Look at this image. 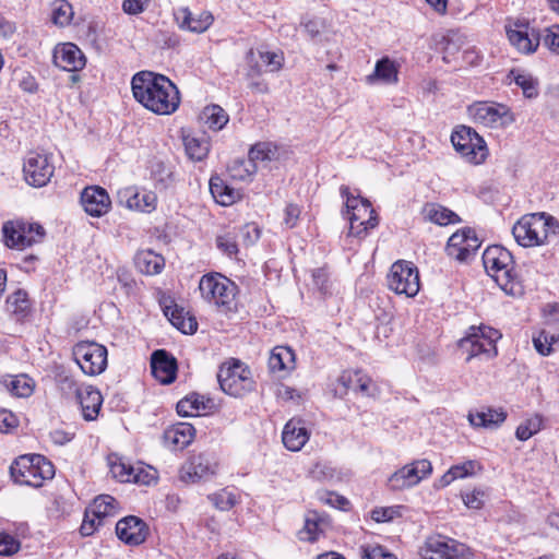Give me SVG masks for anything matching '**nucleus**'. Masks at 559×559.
I'll use <instances>...</instances> for the list:
<instances>
[{"mask_svg": "<svg viewBox=\"0 0 559 559\" xmlns=\"http://www.w3.org/2000/svg\"><path fill=\"white\" fill-rule=\"evenodd\" d=\"M134 99L156 115H171L180 105L177 85L166 75L153 71H140L132 76Z\"/></svg>", "mask_w": 559, "mask_h": 559, "instance_id": "1", "label": "nucleus"}, {"mask_svg": "<svg viewBox=\"0 0 559 559\" xmlns=\"http://www.w3.org/2000/svg\"><path fill=\"white\" fill-rule=\"evenodd\" d=\"M483 263L487 274L506 294H523V285L514 272V260L509 250L498 245L490 246L483 253Z\"/></svg>", "mask_w": 559, "mask_h": 559, "instance_id": "2", "label": "nucleus"}, {"mask_svg": "<svg viewBox=\"0 0 559 559\" xmlns=\"http://www.w3.org/2000/svg\"><path fill=\"white\" fill-rule=\"evenodd\" d=\"M340 193L345 199L343 215L349 222V236L364 238L379 224V218L369 200L355 195L347 186H341Z\"/></svg>", "mask_w": 559, "mask_h": 559, "instance_id": "3", "label": "nucleus"}, {"mask_svg": "<svg viewBox=\"0 0 559 559\" xmlns=\"http://www.w3.org/2000/svg\"><path fill=\"white\" fill-rule=\"evenodd\" d=\"M10 474L14 483L38 488L55 476V467L41 454H25L11 464Z\"/></svg>", "mask_w": 559, "mask_h": 559, "instance_id": "4", "label": "nucleus"}, {"mask_svg": "<svg viewBox=\"0 0 559 559\" xmlns=\"http://www.w3.org/2000/svg\"><path fill=\"white\" fill-rule=\"evenodd\" d=\"M217 380L222 391L234 397H242L255 388L250 368L239 359L233 358L222 364Z\"/></svg>", "mask_w": 559, "mask_h": 559, "instance_id": "5", "label": "nucleus"}, {"mask_svg": "<svg viewBox=\"0 0 559 559\" xmlns=\"http://www.w3.org/2000/svg\"><path fill=\"white\" fill-rule=\"evenodd\" d=\"M554 225L555 219L545 213L526 214L514 224L512 234L520 246L535 247L546 241Z\"/></svg>", "mask_w": 559, "mask_h": 559, "instance_id": "6", "label": "nucleus"}, {"mask_svg": "<svg viewBox=\"0 0 559 559\" xmlns=\"http://www.w3.org/2000/svg\"><path fill=\"white\" fill-rule=\"evenodd\" d=\"M201 296L222 311H229L235 305L236 285L222 274L203 275L199 283Z\"/></svg>", "mask_w": 559, "mask_h": 559, "instance_id": "7", "label": "nucleus"}, {"mask_svg": "<svg viewBox=\"0 0 559 559\" xmlns=\"http://www.w3.org/2000/svg\"><path fill=\"white\" fill-rule=\"evenodd\" d=\"M3 242L10 249L24 250L43 241L46 231L38 223L8 221L2 226Z\"/></svg>", "mask_w": 559, "mask_h": 559, "instance_id": "8", "label": "nucleus"}, {"mask_svg": "<svg viewBox=\"0 0 559 559\" xmlns=\"http://www.w3.org/2000/svg\"><path fill=\"white\" fill-rule=\"evenodd\" d=\"M72 356L82 372L86 376H98L107 368V348L96 342H78L72 348Z\"/></svg>", "mask_w": 559, "mask_h": 559, "instance_id": "9", "label": "nucleus"}, {"mask_svg": "<svg viewBox=\"0 0 559 559\" xmlns=\"http://www.w3.org/2000/svg\"><path fill=\"white\" fill-rule=\"evenodd\" d=\"M451 142L455 151L474 165L484 163L488 156L485 140L471 127H456L452 132Z\"/></svg>", "mask_w": 559, "mask_h": 559, "instance_id": "10", "label": "nucleus"}, {"mask_svg": "<svg viewBox=\"0 0 559 559\" xmlns=\"http://www.w3.org/2000/svg\"><path fill=\"white\" fill-rule=\"evenodd\" d=\"M469 118L487 128H504L514 122V116L507 105L475 102L467 107Z\"/></svg>", "mask_w": 559, "mask_h": 559, "instance_id": "11", "label": "nucleus"}, {"mask_svg": "<svg viewBox=\"0 0 559 559\" xmlns=\"http://www.w3.org/2000/svg\"><path fill=\"white\" fill-rule=\"evenodd\" d=\"M388 286L397 295L416 296L420 287L418 269L408 261L394 262L388 274Z\"/></svg>", "mask_w": 559, "mask_h": 559, "instance_id": "12", "label": "nucleus"}, {"mask_svg": "<svg viewBox=\"0 0 559 559\" xmlns=\"http://www.w3.org/2000/svg\"><path fill=\"white\" fill-rule=\"evenodd\" d=\"M55 173L51 156L39 152H29L24 158L23 174L25 181L33 187L46 186Z\"/></svg>", "mask_w": 559, "mask_h": 559, "instance_id": "13", "label": "nucleus"}, {"mask_svg": "<svg viewBox=\"0 0 559 559\" xmlns=\"http://www.w3.org/2000/svg\"><path fill=\"white\" fill-rule=\"evenodd\" d=\"M432 473V464L426 459L415 460L394 472L388 480L392 490H403L418 485Z\"/></svg>", "mask_w": 559, "mask_h": 559, "instance_id": "14", "label": "nucleus"}, {"mask_svg": "<svg viewBox=\"0 0 559 559\" xmlns=\"http://www.w3.org/2000/svg\"><path fill=\"white\" fill-rule=\"evenodd\" d=\"M508 39L522 55L534 53L542 40V29L531 26L527 22L516 21L506 27Z\"/></svg>", "mask_w": 559, "mask_h": 559, "instance_id": "15", "label": "nucleus"}, {"mask_svg": "<svg viewBox=\"0 0 559 559\" xmlns=\"http://www.w3.org/2000/svg\"><path fill=\"white\" fill-rule=\"evenodd\" d=\"M465 546L441 536L429 537L420 547L424 559H464Z\"/></svg>", "mask_w": 559, "mask_h": 559, "instance_id": "16", "label": "nucleus"}, {"mask_svg": "<svg viewBox=\"0 0 559 559\" xmlns=\"http://www.w3.org/2000/svg\"><path fill=\"white\" fill-rule=\"evenodd\" d=\"M218 460L213 452H202L190 457L181 469V479L194 483L216 474Z\"/></svg>", "mask_w": 559, "mask_h": 559, "instance_id": "17", "label": "nucleus"}, {"mask_svg": "<svg viewBox=\"0 0 559 559\" xmlns=\"http://www.w3.org/2000/svg\"><path fill=\"white\" fill-rule=\"evenodd\" d=\"M480 247V241L472 228H464L454 233L448 240L445 251L449 257L459 261H466Z\"/></svg>", "mask_w": 559, "mask_h": 559, "instance_id": "18", "label": "nucleus"}, {"mask_svg": "<svg viewBox=\"0 0 559 559\" xmlns=\"http://www.w3.org/2000/svg\"><path fill=\"white\" fill-rule=\"evenodd\" d=\"M116 534L124 544L138 546L145 542L148 527L140 518L129 515L117 522Z\"/></svg>", "mask_w": 559, "mask_h": 559, "instance_id": "19", "label": "nucleus"}, {"mask_svg": "<svg viewBox=\"0 0 559 559\" xmlns=\"http://www.w3.org/2000/svg\"><path fill=\"white\" fill-rule=\"evenodd\" d=\"M81 204L88 215L100 217L109 211L111 201L104 188L92 186L82 191Z\"/></svg>", "mask_w": 559, "mask_h": 559, "instance_id": "20", "label": "nucleus"}, {"mask_svg": "<svg viewBox=\"0 0 559 559\" xmlns=\"http://www.w3.org/2000/svg\"><path fill=\"white\" fill-rule=\"evenodd\" d=\"M152 374L162 384H170L175 381L177 374V360L165 349H157L151 357Z\"/></svg>", "mask_w": 559, "mask_h": 559, "instance_id": "21", "label": "nucleus"}, {"mask_svg": "<svg viewBox=\"0 0 559 559\" xmlns=\"http://www.w3.org/2000/svg\"><path fill=\"white\" fill-rule=\"evenodd\" d=\"M53 59L57 67L69 72L82 70L86 62L81 49L72 43H66L58 47L55 50Z\"/></svg>", "mask_w": 559, "mask_h": 559, "instance_id": "22", "label": "nucleus"}, {"mask_svg": "<svg viewBox=\"0 0 559 559\" xmlns=\"http://www.w3.org/2000/svg\"><path fill=\"white\" fill-rule=\"evenodd\" d=\"M310 432L301 419L292 418L286 423L282 432L284 447L293 452L300 451L309 440Z\"/></svg>", "mask_w": 559, "mask_h": 559, "instance_id": "23", "label": "nucleus"}, {"mask_svg": "<svg viewBox=\"0 0 559 559\" xmlns=\"http://www.w3.org/2000/svg\"><path fill=\"white\" fill-rule=\"evenodd\" d=\"M75 393L81 405L83 418L87 421L95 420L103 405L100 391L93 385H85L78 388Z\"/></svg>", "mask_w": 559, "mask_h": 559, "instance_id": "24", "label": "nucleus"}, {"mask_svg": "<svg viewBox=\"0 0 559 559\" xmlns=\"http://www.w3.org/2000/svg\"><path fill=\"white\" fill-rule=\"evenodd\" d=\"M175 19L181 29L193 33L205 32L214 20L212 13L209 11H201L194 14L189 8H179L175 13Z\"/></svg>", "mask_w": 559, "mask_h": 559, "instance_id": "25", "label": "nucleus"}, {"mask_svg": "<svg viewBox=\"0 0 559 559\" xmlns=\"http://www.w3.org/2000/svg\"><path fill=\"white\" fill-rule=\"evenodd\" d=\"M371 379L360 370H346L337 378L335 393L340 396L347 394L349 390L369 395Z\"/></svg>", "mask_w": 559, "mask_h": 559, "instance_id": "26", "label": "nucleus"}, {"mask_svg": "<svg viewBox=\"0 0 559 559\" xmlns=\"http://www.w3.org/2000/svg\"><path fill=\"white\" fill-rule=\"evenodd\" d=\"M400 66L389 57H382L376 62L372 73L366 76V82L370 85L382 83L386 85L399 82Z\"/></svg>", "mask_w": 559, "mask_h": 559, "instance_id": "27", "label": "nucleus"}, {"mask_svg": "<svg viewBox=\"0 0 559 559\" xmlns=\"http://www.w3.org/2000/svg\"><path fill=\"white\" fill-rule=\"evenodd\" d=\"M5 308L10 317L20 323L25 322L32 314L31 300L23 289H17L7 297Z\"/></svg>", "mask_w": 559, "mask_h": 559, "instance_id": "28", "label": "nucleus"}, {"mask_svg": "<svg viewBox=\"0 0 559 559\" xmlns=\"http://www.w3.org/2000/svg\"><path fill=\"white\" fill-rule=\"evenodd\" d=\"M123 197L126 198V206L130 210L151 213L156 209L157 197L152 191L128 188Z\"/></svg>", "mask_w": 559, "mask_h": 559, "instance_id": "29", "label": "nucleus"}, {"mask_svg": "<svg viewBox=\"0 0 559 559\" xmlns=\"http://www.w3.org/2000/svg\"><path fill=\"white\" fill-rule=\"evenodd\" d=\"M213 401L211 399L191 393L177 403L176 409L182 417H193L211 409Z\"/></svg>", "mask_w": 559, "mask_h": 559, "instance_id": "30", "label": "nucleus"}, {"mask_svg": "<svg viewBox=\"0 0 559 559\" xmlns=\"http://www.w3.org/2000/svg\"><path fill=\"white\" fill-rule=\"evenodd\" d=\"M134 264L139 272L146 275L159 274L165 266L163 255L151 249L140 250L134 257Z\"/></svg>", "mask_w": 559, "mask_h": 559, "instance_id": "31", "label": "nucleus"}, {"mask_svg": "<svg viewBox=\"0 0 559 559\" xmlns=\"http://www.w3.org/2000/svg\"><path fill=\"white\" fill-rule=\"evenodd\" d=\"M195 429L189 423L174 424L165 431V439L174 445L175 449H185L194 438Z\"/></svg>", "mask_w": 559, "mask_h": 559, "instance_id": "32", "label": "nucleus"}, {"mask_svg": "<svg viewBox=\"0 0 559 559\" xmlns=\"http://www.w3.org/2000/svg\"><path fill=\"white\" fill-rule=\"evenodd\" d=\"M421 214L426 221L445 226L459 223L461 219L456 213L438 203H427L423 207Z\"/></svg>", "mask_w": 559, "mask_h": 559, "instance_id": "33", "label": "nucleus"}, {"mask_svg": "<svg viewBox=\"0 0 559 559\" xmlns=\"http://www.w3.org/2000/svg\"><path fill=\"white\" fill-rule=\"evenodd\" d=\"M210 191L215 201L224 206L234 204L240 198V192L238 190L228 186L217 176L211 178Z\"/></svg>", "mask_w": 559, "mask_h": 559, "instance_id": "34", "label": "nucleus"}, {"mask_svg": "<svg viewBox=\"0 0 559 559\" xmlns=\"http://www.w3.org/2000/svg\"><path fill=\"white\" fill-rule=\"evenodd\" d=\"M269 367L275 371H290L295 368V353L288 346H276L269 357Z\"/></svg>", "mask_w": 559, "mask_h": 559, "instance_id": "35", "label": "nucleus"}, {"mask_svg": "<svg viewBox=\"0 0 559 559\" xmlns=\"http://www.w3.org/2000/svg\"><path fill=\"white\" fill-rule=\"evenodd\" d=\"M164 313L171 324L185 334H193L198 329V322L192 317H186L182 308L174 306H165Z\"/></svg>", "mask_w": 559, "mask_h": 559, "instance_id": "36", "label": "nucleus"}, {"mask_svg": "<svg viewBox=\"0 0 559 559\" xmlns=\"http://www.w3.org/2000/svg\"><path fill=\"white\" fill-rule=\"evenodd\" d=\"M92 515L98 518V524H105L108 516H114L118 511V501L109 495H100L94 499L87 509Z\"/></svg>", "mask_w": 559, "mask_h": 559, "instance_id": "37", "label": "nucleus"}, {"mask_svg": "<svg viewBox=\"0 0 559 559\" xmlns=\"http://www.w3.org/2000/svg\"><path fill=\"white\" fill-rule=\"evenodd\" d=\"M461 346L468 352V356L466 358L467 361H469L473 357L480 355H485L487 358H492L497 355L496 346L485 345L483 340H479L476 334H472L471 332H468L467 335L461 340Z\"/></svg>", "mask_w": 559, "mask_h": 559, "instance_id": "38", "label": "nucleus"}, {"mask_svg": "<svg viewBox=\"0 0 559 559\" xmlns=\"http://www.w3.org/2000/svg\"><path fill=\"white\" fill-rule=\"evenodd\" d=\"M507 418V414L502 409H487L486 412H477L468 415V420L474 427L496 428Z\"/></svg>", "mask_w": 559, "mask_h": 559, "instance_id": "39", "label": "nucleus"}, {"mask_svg": "<svg viewBox=\"0 0 559 559\" xmlns=\"http://www.w3.org/2000/svg\"><path fill=\"white\" fill-rule=\"evenodd\" d=\"M510 76H513L514 83L522 90L526 98H536L539 94V82L528 72L512 70Z\"/></svg>", "mask_w": 559, "mask_h": 559, "instance_id": "40", "label": "nucleus"}, {"mask_svg": "<svg viewBox=\"0 0 559 559\" xmlns=\"http://www.w3.org/2000/svg\"><path fill=\"white\" fill-rule=\"evenodd\" d=\"M201 119L212 130H222L229 120L227 112L218 105L206 106L201 114Z\"/></svg>", "mask_w": 559, "mask_h": 559, "instance_id": "41", "label": "nucleus"}, {"mask_svg": "<svg viewBox=\"0 0 559 559\" xmlns=\"http://www.w3.org/2000/svg\"><path fill=\"white\" fill-rule=\"evenodd\" d=\"M248 157L258 166L259 163L277 159L278 148L271 142H259L250 148Z\"/></svg>", "mask_w": 559, "mask_h": 559, "instance_id": "42", "label": "nucleus"}, {"mask_svg": "<svg viewBox=\"0 0 559 559\" xmlns=\"http://www.w3.org/2000/svg\"><path fill=\"white\" fill-rule=\"evenodd\" d=\"M3 382L8 390L17 397H27L33 392L32 379L25 374L8 377Z\"/></svg>", "mask_w": 559, "mask_h": 559, "instance_id": "43", "label": "nucleus"}, {"mask_svg": "<svg viewBox=\"0 0 559 559\" xmlns=\"http://www.w3.org/2000/svg\"><path fill=\"white\" fill-rule=\"evenodd\" d=\"M185 148L190 159L200 162L207 156L210 143L204 138L187 136L185 138Z\"/></svg>", "mask_w": 559, "mask_h": 559, "instance_id": "44", "label": "nucleus"}, {"mask_svg": "<svg viewBox=\"0 0 559 559\" xmlns=\"http://www.w3.org/2000/svg\"><path fill=\"white\" fill-rule=\"evenodd\" d=\"M543 427V417L538 414L525 419L522 421L516 430L515 437L521 441H526L532 438L534 435L539 432Z\"/></svg>", "mask_w": 559, "mask_h": 559, "instance_id": "45", "label": "nucleus"}, {"mask_svg": "<svg viewBox=\"0 0 559 559\" xmlns=\"http://www.w3.org/2000/svg\"><path fill=\"white\" fill-rule=\"evenodd\" d=\"M217 249L228 258L236 257L238 253L237 233L236 230H228L218 235L215 239Z\"/></svg>", "mask_w": 559, "mask_h": 559, "instance_id": "46", "label": "nucleus"}, {"mask_svg": "<svg viewBox=\"0 0 559 559\" xmlns=\"http://www.w3.org/2000/svg\"><path fill=\"white\" fill-rule=\"evenodd\" d=\"M228 170L233 178L245 181L252 178L258 170V166L248 157L247 160H235Z\"/></svg>", "mask_w": 559, "mask_h": 559, "instance_id": "47", "label": "nucleus"}, {"mask_svg": "<svg viewBox=\"0 0 559 559\" xmlns=\"http://www.w3.org/2000/svg\"><path fill=\"white\" fill-rule=\"evenodd\" d=\"M73 17L72 5L66 0L55 2L51 20L56 25L66 26Z\"/></svg>", "mask_w": 559, "mask_h": 559, "instance_id": "48", "label": "nucleus"}, {"mask_svg": "<svg viewBox=\"0 0 559 559\" xmlns=\"http://www.w3.org/2000/svg\"><path fill=\"white\" fill-rule=\"evenodd\" d=\"M443 61L450 63L457 60L456 55L461 50L462 37L457 33H450L443 37Z\"/></svg>", "mask_w": 559, "mask_h": 559, "instance_id": "49", "label": "nucleus"}, {"mask_svg": "<svg viewBox=\"0 0 559 559\" xmlns=\"http://www.w3.org/2000/svg\"><path fill=\"white\" fill-rule=\"evenodd\" d=\"M134 471L135 465H132L121 459L110 462V473L121 483H131Z\"/></svg>", "mask_w": 559, "mask_h": 559, "instance_id": "50", "label": "nucleus"}, {"mask_svg": "<svg viewBox=\"0 0 559 559\" xmlns=\"http://www.w3.org/2000/svg\"><path fill=\"white\" fill-rule=\"evenodd\" d=\"M210 501L221 511H228L237 503V497L233 491L223 489L209 496Z\"/></svg>", "mask_w": 559, "mask_h": 559, "instance_id": "51", "label": "nucleus"}, {"mask_svg": "<svg viewBox=\"0 0 559 559\" xmlns=\"http://www.w3.org/2000/svg\"><path fill=\"white\" fill-rule=\"evenodd\" d=\"M450 468L455 479L474 476L477 472L483 469L480 463L476 460H467L463 463L452 465Z\"/></svg>", "mask_w": 559, "mask_h": 559, "instance_id": "52", "label": "nucleus"}, {"mask_svg": "<svg viewBox=\"0 0 559 559\" xmlns=\"http://www.w3.org/2000/svg\"><path fill=\"white\" fill-rule=\"evenodd\" d=\"M468 332L476 334L488 346H496V342L501 338V333L498 330L484 324L471 326Z\"/></svg>", "mask_w": 559, "mask_h": 559, "instance_id": "53", "label": "nucleus"}, {"mask_svg": "<svg viewBox=\"0 0 559 559\" xmlns=\"http://www.w3.org/2000/svg\"><path fill=\"white\" fill-rule=\"evenodd\" d=\"M540 43L551 52L559 55V25L544 28Z\"/></svg>", "mask_w": 559, "mask_h": 559, "instance_id": "54", "label": "nucleus"}, {"mask_svg": "<svg viewBox=\"0 0 559 559\" xmlns=\"http://www.w3.org/2000/svg\"><path fill=\"white\" fill-rule=\"evenodd\" d=\"M260 59L269 67L270 72H277L283 68L284 55L281 51H260Z\"/></svg>", "mask_w": 559, "mask_h": 559, "instance_id": "55", "label": "nucleus"}, {"mask_svg": "<svg viewBox=\"0 0 559 559\" xmlns=\"http://www.w3.org/2000/svg\"><path fill=\"white\" fill-rule=\"evenodd\" d=\"M486 491L479 488H475L471 492L462 493L464 504L468 509L480 510L484 507V498Z\"/></svg>", "mask_w": 559, "mask_h": 559, "instance_id": "56", "label": "nucleus"}, {"mask_svg": "<svg viewBox=\"0 0 559 559\" xmlns=\"http://www.w3.org/2000/svg\"><path fill=\"white\" fill-rule=\"evenodd\" d=\"M312 281L314 286L322 293L328 294L330 292L331 282L330 275L325 267H318L312 271Z\"/></svg>", "mask_w": 559, "mask_h": 559, "instance_id": "57", "label": "nucleus"}, {"mask_svg": "<svg viewBox=\"0 0 559 559\" xmlns=\"http://www.w3.org/2000/svg\"><path fill=\"white\" fill-rule=\"evenodd\" d=\"M156 480V471L152 467H143L141 465L135 466V471L132 475L131 483L141 484V485H150Z\"/></svg>", "mask_w": 559, "mask_h": 559, "instance_id": "58", "label": "nucleus"}, {"mask_svg": "<svg viewBox=\"0 0 559 559\" xmlns=\"http://www.w3.org/2000/svg\"><path fill=\"white\" fill-rule=\"evenodd\" d=\"M400 515L399 507L376 508L371 511V518L378 523L390 522Z\"/></svg>", "mask_w": 559, "mask_h": 559, "instance_id": "59", "label": "nucleus"}, {"mask_svg": "<svg viewBox=\"0 0 559 559\" xmlns=\"http://www.w3.org/2000/svg\"><path fill=\"white\" fill-rule=\"evenodd\" d=\"M20 549V543L10 534L0 533V555L10 556Z\"/></svg>", "mask_w": 559, "mask_h": 559, "instance_id": "60", "label": "nucleus"}, {"mask_svg": "<svg viewBox=\"0 0 559 559\" xmlns=\"http://www.w3.org/2000/svg\"><path fill=\"white\" fill-rule=\"evenodd\" d=\"M19 426L17 417L8 409H0V432H10Z\"/></svg>", "mask_w": 559, "mask_h": 559, "instance_id": "61", "label": "nucleus"}, {"mask_svg": "<svg viewBox=\"0 0 559 559\" xmlns=\"http://www.w3.org/2000/svg\"><path fill=\"white\" fill-rule=\"evenodd\" d=\"M320 499L325 503L340 510H347L349 507V501L345 497L337 495L335 492L326 491L320 497Z\"/></svg>", "mask_w": 559, "mask_h": 559, "instance_id": "62", "label": "nucleus"}, {"mask_svg": "<svg viewBox=\"0 0 559 559\" xmlns=\"http://www.w3.org/2000/svg\"><path fill=\"white\" fill-rule=\"evenodd\" d=\"M533 345L536 352L542 356H548L552 352V347H549L546 330H542L536 336L533 337Z\"/></svg>", "mask_w": 559, "mask_h": 559, "instance_id": "63", "label": "nucleus"}, {"mask_svg": "<svg viewBox=\"0 0 559 559\" xmlns=\"http://www.w3.org/2000/svg\"><path fill=\"white\" fill-rule=\"evenodd\" d=\"M300 209L297 204L289 203L286 205L284 211V224L287 228H294L300 216Z\"/></svg>", "mask_w": 559, "mask_h": 559, "instance_id": "64", "label": "nucleus"}]
</instances>
